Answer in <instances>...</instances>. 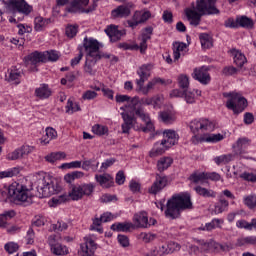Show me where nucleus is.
I'll list each match as a JSON object with an SVG mask.
<instances>
[{
    "label": "nucleus",
    "mask_w": 256,
    "mask_h": 256,
    "mask_svg": "<svg viewBox=\"0 0 256 256\" xmlns=\"http://www.w3.org/2000/svg\"><path fill=\"white\" fill-rule=\"evenodd\" d=\"M189 128L194 135L191 138L194 145H197L199 141L201 143H219V141H223L225 139V136L222 134H205L199 138L201 133H210L211 131H215V122L207 118L192 120L189 124Z\"/></svg>",
    "instance_id": "obj_1"
},
{
    "label": "nucleus",
    "mask_w": 256,
    "mask_h": 256,
    "mask_svg": "<svg viewBox=\"0 0 256 256\" xmlns=\"http://www.w3.org/2000/svg\"><path fill=\"white\" fill-rule=\"evenodd\" d=\"M221 11L217 8V0H197L194 9L187 8L185 15L190 25L198 27L201 24L203 15H219Z\"/></svg>",
    "instance_id": "obj_2"
},
{
    "label": "nucleus",
    "mask_w": 256,
    "mask_h": 256,
    "mask_svg": "<svg viewBox=\"0 0 256 256\" xmlns=\"http://www.w3.org/2000/svg\"><path fill=\"white\" fill-rule=\"evenodd\" d=\"M187 209H193L191 194L189 192L175 194L166 203L165 217L172 220L179 219L181 211Z\"/></svg>",
    "instance_id": "obj_3"
},
{
    "label": "nucleus",
    "mask_w": 256,
    "mask_h": 256,
    "mask_svg": "<svg viewBox=\"0 0 256 256\" xmlns=\"http://www.w3.org/2000/svg\"><path fill=\"white\" fill-rule=\"evenodd\" d=\"M56 3L59 7L68 5L65 9L67 13H93L97 9V2H94L88 9L83 8L89 5V0H57Z\"/></svg>",
    "instance_id": "obj_4"
},
{
    "label": "nucleus",
    "mask_w": 256,
    "mask_h": 256,
    "mask_svg": "<svg viewBox=\"0 0 256 256\" xmlns=\"http://www.w3.org/2000/svg\"><path fill=\"white\" fill-rule=\"evenodd\" d=\"M36 183V189L40 198L51 197V195H57V193L61 192V186H59V183L48 176L39 178Z\"/></svg>",
    "instance_id": "obj_5"
},
{
    "label": "nucleus",
    "mask_w": 256,
    "mask_h": 256,
    "mask_svg": "<svg viewBox=\"0 0 256 256\" xmlns=\"http://www.w3.org/2000/svg\"><path fill=\"white\" fill-rule=\"evenodd\" d=\"M130 109H132L135 112V115H137V117H139L145 123L146 126L141 128L143 133H151L155 131V125H153L149 114L145 113V109L141 105L139 97L135 96L132 98L130 102Z\"/></svg>",
    "instance_id": "obj_6"
},
{
    "label": "nucleus",
    "mask_w": 256,
    "mask_h": 256,
    "mask_svg": "<svg viewBox=\"0 0 256 256\" xmlns=\"http://www.w3.org/2000/svg\"><path fill=\"white\" fill-rule=\"evenodd\" d=\"M8 195H10L14 201H20V203H26V205H31V203H33L29 188L23 184H19L18 182H13L9 186Z\"/></svg>",
    "instance_id": "obj_7"
},
{
    "label": "nucleus",
    "mask_w": 256,
    "mask_h": 256,
    "mask_svg": "<svg viewBox=\"0 0 256 256\" xmlns=\"http://www.w3.org/2000/svg\"><path fill=\"white\" fill-rule=\"evenodd\" d=\"M68 195L72 201H80L83 197H91L95 191L93 183L71 184L68 186Z\"/></svg>",
    "instance_id": "obj_8"
},
{
    "label": "nucleus",
    "mask_w": 256,
    "mask_h": 256,
    "mask_svg": "<svg viewBox=\"0 0 256 256\" xmlns=\"http://www.w3.org/2000/svg\"><path fill=\"white\" fill-rule=\"evenodd\" d=\"M224 97H227L226 107L230 111H233L234 115L243 113L247 107V100L241 94L237 92L224 93Z\"/></svg>",
    "instance_id": "obj_9"
},
{
    "label": "nucleus",
    "mask_w": 256,
    "mask_h": 256,
    "mask_svg": "<svg viewBox=\"0 0 256 256\" xmlns=\"http://www.w3.org/2000/svg\"><path fill=\"white\" fill-rule=\"evenodd\" d=\"M149 71H151V65L150 64H144L142 65L139 70L137 71V74L139 75L140 79L136 80V84L138 86V91H141L143 95H147L151 89H153V86L156 85L154 80L152 79L146 86L145 81L149 79Z\"/></svg>",
    "instance_id": "obj_10"
},
{
    "label": "nucleus",
    "mask_w": 256,
    "mask_h": 256,
    "mask_svg": "<svg viewBox=\"0 0 256 256\" xmlns=\"http://www.w3.org/2000/svg\"><path fill=\"white\" fill-rule=\"evenodd\" d=\"M83 47L86 57L101 59V44L95 38H84Z\"/></svg>",
    "instance_id": "obj_11"
},
{
    "label": "nucleus",
    "mask_w": 256,
    "mask_h": 256,
    "mask_svg": "<svg viewBox=\"0 0 256 256\" xmlns=\"http://www.w3.org/2000/svg\"><path fill=\"white\" fill-rule=\"evenodd\" d=\"M7 7L10 11L15 13V11H18V13H24L25 15H29L31 12V6L25 2V0H9Z\"/></svg>",
    "instance_id": "obj_12"
},
{
    "label": "nucleus",
    "mask_w": 256,
    "mask_h": 256,
    "mask_svg": "<svg viewBox=\"0 0 256 256\" xmlns=\"http://www.w3.org/2000/svg\"><path fill=\"white\" fill-rule=\"evenodd\" d=\"M26 67L33 65L31 71H37V65L39 63H45V54L43 52L35 51L24 58Z\"/></svg>",
    "instance_id": "obj_13"
},
{
    "label": "nucleus",
    "mask_w": 256,
    "mask_h": 256,
    "mask_svg": "<svg viewBox=\"0 0 256 256\" xmlns=\"http://www.w3.org/2000/svg\"><path fill=\"white\" fill-rule=\"evenodd\" d=\"M168 184L169 180L167 179V176L156 174V179L148 189V193H150V195H157V193H161Z\"/></svg>",
    "instance_id": "obj_14"
},
{
    "label": "nucleus",
    "mask_w": 256,
    "mask_h": 256,
    "mask_svg": "<svg viewBox=\"0 0 256 256\" xmlns=\"http://www.w3.org/2000/svg\"><path fill=\"white\" fill-rule=\"evenodd\" d=\"M193 79L199 81L201 85H209L211 83V75L209 74V69L202 66L201 68H195L192 73Z\"/></svg>",
    "instance_id": "obj_15"
},
{
    "label": "nucleus",
    "mask_w": 256,
    "mask_h": 256,
    "mask_svg": "<svg viewBox=\"0 0 256 256\" xmlns=\"http://www.w3.org/2000/svg\"><path fill=\"white\" fill-rule=\"evenodd\" d=\"M85 243L80 245L79 254L81 256H95V251H97V243L89 237L84 238Z\"/></svg>",
    "instance_id": "obj_16"
},
{
    "label": "nucleus",
    "mask_w": 256,
    "mask_h": 256,
    "mask_svg": "<svg viewBox=\"0 0 256 256\" xmlns=\"http://www.w3.org/2000/svg\"><path fill=\"white\" fill-rule=\"evenodd\" d=\"M30 153H33V147L23 145L22 147L9 153L6 159H8V161H17V159H25V157H27V155Z\"/></svg>",
    "instance_id": "obj_17"
},
{
    "label": "nucleus",
    "mask_w": 256,
    "mask_h": 256,
    "mask_svg": "<svg viewBox=\"0 0 256 256\" xmlns=\"http://www.w3.org/2000/svg\"><path fill=\"white\" fill-rule=\"evenodd\" d=\"M30 153H33V147L23 145L22 147L9 153L6 159H8V161H17V159H25V157H27V155Z\"/></svg>",
    "instance_id": "obj_18"
},
{
    "label": "nucleus",
    "mask_w": 256,
    "mask_h": 256,
    "mask_svg": "<svg viewBox=\"0 0 256 256\" xmlns=\"http://www.w3.org/2000/svg\"><path fill=\"white\" fill-rule=\"evenodd\" d=\"M113 220V214L110 212H105L100 216V218H94L93 224L91 225L92 231H97L98 233H103V228H101L102 223H109Z\"/></svg>",
    "instance_id": "obj_19"
},
{
    "label": "nucleus",
    "mask_w": 256,
    "mask_h": 256,
    "mask_svg": "<svg viewBox=\"0 0 256 256\" xmlns=\"http://www.w3.org/2000/svg\"><path fill=\"white\" fill-rule=\"evenodd\" d=\"M251 145V139L247 137L239 138L236 142V148H235V155H238L239 157H243L244 159H247V149Z\"/></svg>",
    "instance_id": "obj_20"
},
{
    "label": "nucleus",
    "mask_w": 256,
    "mask_h": 256,
    "mask_svg": "<svg viewBox=\"0 0 256 256\" xmlns=\"http://www.w3.org/2000/svg\"><path fill=\"white\" fill-rule=\"evenodd\" d=\"M164 139L162 140V145L168 147H173L179 141V134L175 130H165L163 132Z\"/></svg>",
    "instance_id": "obj_21"
},
{
    "label": "nucleus",
    "mask_w": 256,
    "mask_h": 256,
    "mask_svg": "<svg viewBox=\"0 0 256 256\" xmlns=\"http://www.w3.org/2000/svg\"><path fill=\"white\" fill-rule=\"evenodd\" d=\"M106 35L110 38V40L115 43L116 41H119L123 35H125V32L123 30H119V26L111 24L105 29Z\"/></svg>",
    "instance_id": "obj_22"
},
{
    "label": "nucleus",
    "mask_w": 256,
    "mask_h": 256,
    "mask_svg": "<svg viewBox=\"0 0 256 256\" xmlns=\"http://www.w3.org/2000/svg\"><path fill=\"white\" fill-rule=\"evenodd\" d=\"M131 9H133L132 3L120 5L112 11V16L115 18L129 17V15H131Z\"/></svg>",
    "instance_id": "obj_23"
},
{
    "label": "nucleus",
    "mask_w": 256,
    "mask_h": 256,
    "mask_svg": "<svg viewBox=\"0 0 256 256\" xmlns=\"http://www.w3.org/2000/svg\"><path fill=\"white\" fill-rule=\"evenodd\" d=\"M134 225L138 228L147 229L149 228V218L147 212H140L135 214L133 217Z\"/></svg>",
    "instance_id": "obj_24"
},
{
    "label": "nucleus",
    "mask_w": 256,
    "mask_h": 256,
    "mask_svg": "<svg viewBox=\"0 0 256 256\" xmlns=\"http://www.w3.org/2000/svg\"><path fill=\"white\" fill-rule=\"evenodd\" d=\"M98 61H101V58L86 57L84 64V73L93 77L97 73V70H95L94 67L95 65H97Z\"/></svg>",
    "instance_id": "obj_25"
},
{
    "label": "nucleus",
    "mask_w": 256,
    "mask_h": 256,
    "mask_svg": "<svg viewBox=\"0 0 256 256\" xmlns=\"http://www.w3.org/2000/svg\"><path fill=\"white\" fill-rule=\"evenodd\" d=\"M230 53L233 56L235 65H237L240 70L243 69V65L247 63V57H245V54L235 48L230 50Z\"/></svg>",
    "instance_id": "obj_26"
},
{
    "label": "nucleus",
    "mask_w": 256,
    "mask_h": 256,
    "mask_svg": "<svg viewBox=\"0 0 256 256\" xmlns=\"http://www.w3.org/2000/svg\"><path fill=\"white\" fill-rule=\"evenodd\" d=\"M95 179L97 183H99L100 187H104L105 189H109V187L113 186V178L109 174H96Z\"/></svg>",
    "instance_id": "obj_27"
},
{
    "label": "nucleus",
    "mask_w": 256,
    "mask_h": 256,
    "mask_svg": "<svg viewBox=\"0 0 256 256\" xmlns=\"http://www.w3.org/2000/svg\"><path fill=\"white\" fill-rule=\"evenodd\" d=\"M121 117L124 121V123L122 124V133H129V131H131V129H133V121H135V119L133 118V116L122 112L121 113Z\"/></svg>",
    "instance_id": "obj_28"
},
{
    "label": "nucleus",
    "mask_w": 256,
    "mask_h": 256,
    "mask_svg": "<svg viewBox=\"0 0 256 256\" xmlns=\"http://www.w3.org/2000/svg\"><path fill=\"white\" fill-rule=\"evenodd\" d=\"M169 149V146H166L163 144V141L161 143L157 142L154 144L153 148L149 152V156L152 158L159 157L165 153Z\"/></svg>",
    "instance_id": "obj_29"
},
{
    "label": "nucleus",
    "mask_w": 256,
    "mask_h": 256,
    "mask_svg": "<svg viewBox=\"0 0 256 256\" xmlns=\"http://www.w3.org/2000/svg\"><path fill=\"white\" fill-rule=\"evenodd\" d=\"M35 95L38 99H49L51 97V89L47 84H41L40 87L35 89Z\"/></svg>",
    "instance_id": "obj_30"
},
{
    "label": "nucleus",
    "mask_w": 256,
    "mask_h": 256,
    "mask_svg": "<svg viewBox=\"0 0 256 256\" xmlns=\"http://www.w3.org/2000/svg\"><path fill=\"white\" fill-rule=\"evenodd\" d=\"M229 207V201L225 199V197L220 196L218 202L214 205V213L219 215L225 211Z\"/></svg>",
    "instance_id": "obj_31"
},
{
    "label": "nucleus",
    "mask_w": 256,
    "mask_h": 256,
    "mask_svg": "<svg viewBox=\"0 0 256 256\" xmlns=\"http://www.w3.org/2000/svg\"><path fill=\"white\" fill-rule=\"evenodd\" d=\"M173 165V158L171 157H162L157 162V170L160 173H163V171H167V169Z\"/></svg>",
    "instance_id": "obj_32"
},
{
    "label": "nucleus",
    "mask_w": 256,
    "mask_h": 256,
    "mask_svg": "<svg viewBox=\"0 0 256 256\" xmlns=\"http://www.w3.org/2000/svg\"><path fill=\"white\" fill-rule=\"evenodd\" d=\"M187 49V44L185 42H174L173 43V57L174 61H179L181 58V51Z\"/></svg>",
    "instance_id": "obj_33"
},
{
    "label": "nucleus",
    "mask_w": 256,
    "mask_h": 256,
    "mask_svg": "<svg viewBox=\"0 0 256 256\" xmlns=\"http://www.w3.org/2000/svg\"><path fill=\"white\" fill-rule=\"evenodd\" d=\"M247 245H256V236L240 237L236 240V247H246Z\"/></svg>",
    "instance_id": "obj_34"
},
{
    "label": "nucleus",
    "mask_w": 256,
    "mask_h": 256,
    "mask_svg": "<svg viewBox=\"0 0 256 256\" xmlns=\"http://www.w3.org/2000/svg\"><path fill=\"white\" fill-rule=\"evenodd\" d=\"M132 227H133V223H129V222L121 223V222H118V223L112 224L110 229L112 231L127 233V231L132 229Z\"/></svg>",
    "instance_id": "obj_35"
},
{
    "label": "nucleus",
    "mask_w": 256,
    "mask_h": 256,
    "mask_svg": "<svg viewBox=\"0 0 256 256\" xmlns=\"http://www.w3.org/2000/svg\"><path fill=\"white\" fill-rule=\"evenodd\" d=\"M222 223H224L223 219L215 218L210 223H206L205 226L199 228V231H213V229H217L221 227Z\"/></svg>",
    "instance_id": "obj_36"
},
{
    "label": "nucleus",
    "mask_w": 256,
    "mask_h": 256,
    "mask_svg": "<svg viewBox=\"0 0 256 256\" xmlns=\"http://www.w3.org/2000/svg\"><path fill=\"white\" fill-rule=\"evenodd\" d=\"M49 23H51V19H44L43 17L38 16L34 19V29L35 31H43Z\"/></svg>",
    "instance_id": "obj_37"
},
{
    "label": "nucleus",
    "mask_w": 256,
    "mask_h": 256,
    "mask_svg": "<svg viewBox=\"0 0 256 256\" xmlns=\"http://www.w3.org/2000/svg\"><path fill=\"white\" fill-rule=\"evenodd\" d=\"M196 243L200 246L201 253H207V251H211V249H215V241L211 240L209 242L205 240H195Z\"/></svg>",
    "instance_id": "obj_38"
},
{
    "label": "nucleus",
    "mask_w": 256,
    "mask_h": 256,
    "mask_svg": "<svg viewBox=\"0 0 256 256\" xmlns=\"http://www.w3.org/2000/svg\"><path fill=\"white\" fill-rule=\"evenodd\" d=\"M189 181L195 184L205 183L207 181V173L196 171L189 176Z\"/></svg>",
    "instance_id": "obj_39"
},
{
    "label": "nucleus",
    "mask_w": 256,
    "mask_h": 256,
    "mask_svg": "<svg viewBox=\"0 0 256 256\" xmlns=\"http://www.w3.org/2000/svg\"><path fill=\"white\" fill-rule=\"evenodd\" d=\"M238 27H243L244 29H253L255 23L253 20L247 16H241L237 18Z\"/></svg>",
    "instance_id": "obj_40"
},
{
    "label": "nucleus",
    "mask_w": 256,
    "mask_h": 256,
    "mask_svg": "<svg viewBox=\"0 0 256 256\" xmlns=\"http://www.w3.org/2000/svg\"><path fill=\"white\" fill-rule=\"evenodd\" d=\"M194 191H196L197 195H200L201 197H212L213 199L217 197V192L211 189L203 188L201 186H196Z\"/></svg>",
    "instance_id": "obj_41"
},
{
    "label": "nucleus",
    "mask_w": 256,
    "mask_h": 256,
    "mask_svg": "<svg viewBox=\"0 0 256 256\" xmlns=\"http://www.w3.org/2000/svg\"><path fill=\"white\" fill-rule=\"evenodd\" d=\"M22 76H23V72L19 71L16 68H13L9 72V77H8L7 81L9 83H13V81H15V84L19 85L21 83V81H19V80L21 79Z\"/></svg>",
    "instance_id": "obj_42"
},
{
    "label": "nucleus",
    "mask_w": 256,
    "mask_h": 256,
    "mask_svg": "<svg viewBox=\"0 0 256 256\" xmlns=\"http://www.w3.org/2000/svg\"><path fill=\"white\" fill-rule=\"evenodd\" d=\"M16 213L13 210H9L4 212L3 214H0V227L1 229L7 228V221L9 219H13L15 217Z\"/></svg>",
    "instance_id": "obj_43"
},
{
    "label": "nucleus",
    "mask_w": 256,
    "mask_h": 256,
    "mask_svg": "<svg viewBox=\"0 0 256 256\" xmlns=\"http://www.w3.org/2000/svg\"><path fill=\"white\" fill-rule=\"evenodd\" d=\"M235 159V155L233 154H224L221 156H217L214 158V162L216 165H227V163H231Z\"/></svg>",
    "instance_id": "obj_44"
},
{
    "label": "nucleus",
    "mask_w": 256,
    "mask_h": 256,
    "mask_svg": "<svg viewBox=\"0 0 256 256\" xmlns=\"http://www.w3.org/2000/svg\"><path fill=\"white\" fill-rule=\"evenodd\" d=\"M84 173L81 171H74L71 173H68L64 176V181L66 183H68V187H70V185H73V181H75V179H81V177H83Z\"/></svg>",
    "instance_id": "obj_45"
},
{
    "label": "nucleus",
    "mask_w": 256,
    "mask_h": 256,
    "mask_svg": "<svg viewBox=\"0 0 256 256\" xmlns=\"http://www.w3.org/2000/svg\"><path fill=\"white\" fill-rule=\"evenodd\" d=\"M51 251L54 255L58 256L69 255V249L67 248V246H63L61 244L52 245Z\"/></svg>",
    "instance_id": "obj_46"
},
{
    "label": "nucleus",
    "mask_w": 256,
    "mask_h": 256,
    "mask_svg": "<svg viewBox=\"0 0 256 256\" xmlns=\"http://www.w3.org/2000/svg\"><path fill=\"white\" fill-rule=\"evenodd\" d=\"M65 157H67L65 152H52L45 157V160L48 161V163H55V161H61V159H65Z\"/></svg>",
    "instance_id": "obj_47"
},
{
    "label": "nucleus",
    "mask_w": 256,
    "mask_h": 256,
    "mask_svg": "<svg viewBox=\"0 0 256 256\" xmlns=\"http://www.w3.org/2000/svg\"><path fill=\"white\" fill-rule=\"evenodd\" d=\"M44 54V63H47V61L55 62L59 61V52L55 50L45 51Z\"/></svg>",
    "instance_id": "obj_48"
},
{
    "label": "nucleus",
    "mask_w": 256,
    "mask_h": 256,
    "mask_svg": "<svg viewBox=\"0 0 256 256\" xmlns=\"http://www.w3.org/2000/svg\"><path fill=\"white\" fill-rule=\"evenodd\" d=\"M199 39L203 49H211V47H213V42H211V37H209V34L202 33L199 35Z\"/></svg>",
    "instance_id": "obj_49"
},
{
    "label": "nucleus",
    "mask_w": 256,
    "mask_h": 256,
    "mask_svg": "<svg viewBox=\"0 0 256 256\" xmlns=\"http://www.w3.org/2000/svg\"><path fill=\"white\" fill-rule=\"evenodd\" d=\"M77 111H81V106L78 103H74L72 98H69L66 105V113H77Z\"/></svg>",
    "instance_id": "obj_50"
},
{
    "label": "nucleus",
    "mask_w": 256,
    "mask_h": 256,
    "mask_svg": "<svg viewBox=\"0 0 256 256\" xmlns=\"http://www.w3.org/2000/svg\"><path fill=\"white\" fill-rule=\"evenodd\" d=\"M178 87L182 89V91H187L189 89V76L180 74L178 76Z\"/></svg>",
    "instance_id": "obj_51"
},
{
    "label": "nucleus",
    "mask_w": 256,
    "mask_h": 256,
    "mask_svg": "<svg viewBox=\"0 0 256 256\" xmlns=\"http://www.w3.org/2000/svg\"><path fill=\"white\" fill-rule=\"evenodd\" d=\"M159 117L163 123H166V125H170L171 123H174L175 121V115L171 112L163 111L160 112Z\"/></svg>",
    "instance_id": "obj_52"
},
{
    "label": "nucleus",
    "mask_w": 256,
    "mask_h": 256,
    "mask_svg": "<svg viewBox=\"0 0 256 256\" xmlns=\"http://www.w3.org/2000/svg\"><path fill=\"white\" fill-rule=\"evenodd\" d=\"M92 133L95 135H99L100 137L103 135H108L109 134V128L107 126H103L100 124H95L92 127Z\"/></svg>",
    "instance_id": "obj_53"
},
{
    "label": "nucleus",
    "mask_w": 256,
    "mask_h": 256,
    "mask_svg": "<svg viewBox=\"0 0 256 256\" xmlns=\"http://www.w3.org/2000/svg\"><path fill=\"white\" fill-rule=\"evenodd\" d=\"M141 12H135L132 19L127 21V24L131 29H135L137 25H141Z\"/></svg>",
    "instance_id": "obj_54"
},
{
    "label": "nucleus",
    "mask_w": 256,
    "mask_h": 256,
    "mask_svg": "<svg viewBox=\"0 0 256 256\" xmlns=\"http://www.w3.org/2000/svg\"><path fill=\"white\" fill-rule=\"evenodd\" d=\"M46 137L47 138L43 140L45 144L52 141V139H57V131L51 127L46 128Z\"/></svg>",
    "instance_id": "obj_55"
},
{
    "label": "nucleus",
    "mask_w": 256,
    "mask_h": 256,
    "mask_svg": "<svg viewBox=\"0 0 256 256\" xmlns=\"http://www.w3.org/2000/svg\"><path fill=\"white\" fill-rule=\"evenodd\" d=\"M152 255L154 256L170 255L168 244H163L162 246H159L157 250H154L152 252Z\"/></svg>",
    "instance_id": "obj_56"
},
{
    "label": "nucleus",
    "mask_w": 256,
    "mask_h": 256,
    "mask_svg": "<svg viewBox=\"0 0 256 256\" xmlns=\"http://www.w3.org/2000/svg\"><path fill=\"white\" fill-rule=\"evenodd\" d=\"M241 69L235 68L234 66H226L223 68L222 73L223 75H226V77H229L231 75H237Z\"/></svg>",
    "instance_id": "obj_57"
},
{
    "label": "nucleus",
    "mask_w": 256,
    "mask_h": 256,
    "mask_svg": "<svg viewBox=\"0 0 256 256\" xmlns=\"http://www.w3.org/2000/svg\"><path fill=\"white\" fill-rule=\"evenodd\" d=\"M4 249H5V251H7V253H9L11 255V254L17 253V251H19V244L15 243V242H8L7 244H5Z\"/></svg>",
    "instance_id": "obj_58"
},
{
    "label": "nucleus",
    "mask_w": 256,
    "mask_h": 256,
    "mask_svg": "<svg viewBox=\"0 0 256 256\" xmlns=\"http://www.w3.org/2000/svg\"><path fill=\"white\" fill-rule=\"evenodd\" d=\"M236 227H238V229H246L247 231H253L252 222L249 223L246 220H238L236 222Z\"/></svg>",
    "instance_id": "obj_59"
},
{
    "label": "nucleus",
    "mask_w": 256,
    "mask_h": 256,
    "mask_svg": "<svg viewBox=\"0 0 256 256\" xmlns=\"http://www.w3.org/2000/svg\"><path fill=\"white\" fill-rule=\"evenodd\" d=\"M244 203L245 205H247V207H249V209H255L256 196L255 195L247 196L246 198H244Z\"/></svg>",
    "instance_id": "obj_60"
},
{
    "label": "nucleus",
    "mask_w": 256,
    "mask_h": 256,
    "mask_svg": "<svg viewBox=\"0 0 256 256\" xmlns=\"http://www.w3.org/2000/svg\"><path fill=\"white\" fill-rule=\"evenodd\" d=\"M140 237L144 241V243H151V241H155V239H157V234L141 233Z\"/></svg>",
    "instance_id": "obj_61"
},
{
    "label": "nucleus",
    "mask_w": 256,
    "mask_h": 256,
    "mask_svg": "<svg viewBox=\"0 0 256 256\" xmlns=\"http://www.w3.org/2000/svg\"><path fill=\"white\" fill-rule=\"evenodd\" d=\"M240 178L244 179V181H250L251 183H256V174L244 172L240 174Z\"/></svg>",
    "instance_id": "obj_62"
},
{
    "label": "nucleus",
    "mask_w": 256,
    "mask_h": 256,
    "mask_svg": "<svg viewBox=\"0 0 256 256\" xmlns=\"http://www.w3.org/2000/svg\"><path fill=\"white\" fill-rule=\"evenodd\" d=\"M69 227L67 223L58 221L56 224H52L53 231H65Z\"/></svg>",
    "instance_id": "obj_63"
},
{
    "label": "nucleus",
    "mask_w": 256,
    "mask_h": 256,
    "mask_svg": "<svg viewBox=\"0 0 256 256\" xmlns=\"http://www.w3.org/2000/svg\"><path fill=\"white\" fill-rule=\"evenodd\" d=\"M77 29H78V26H73V25L68 26L66 28L67 37H70V39H73V37L77 35Z\"/></svg>",
    "instance_id": "obj_64"
}]
</instances>
